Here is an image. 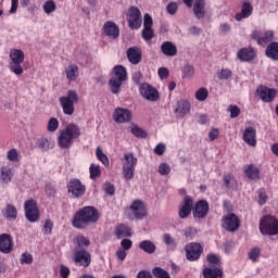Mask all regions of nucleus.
Here are the masks:
<instances>
[{
    "mask_svg": "<svg viewBox=\"0 0 278 278\" xmlns=\"http://www.w3.org/2000/svg\"><path fill=\"white\" fill-rule=\"evenodd\" d=\"M139 92L141 97L146 99V101L155 102L160 99V92L155 87L151 86L149 83H142L139 86Z\"/></svg>",
    "mask_w": 278,
    "mask_h": 278,
    "instance_id": "obj_10",
    "label": "nucleus"
},
{
    "mask_svg": "<svg viewBox=\"0 0 278 278\" xmlns=\"http://www.w3.org/2000/svg\"><path fill=\"white\" fill-rule=\"evenodd\" d=\"M159 173L162 176L170 175V165H168L167 163H161L159 165Z\"/></svg>",
    "mask_w": 278,
    "mask_h": 278,
    "instance_id": "obj_57",
    "label": "nucleus"
},
{
    "mask_svg": "<svg viewBox=\"0 0 278 278\" xmlns=\"http://www.w3.org/2000/svg\"><path fill=\"white\" fill-rule=\"evenodd\" d=\"M228 112L230 113V118H238L240 116V108L236 104H230Z\"/></svg>",
    "mask_w": 278,
    "mask_h": 278,
    "instance_id": "obj_56",
    "label": "nucleus"
},
{
    "mask_svg": "<svg viewBox=\"0 0 278 278\" xmlns=\"http://www.w3.org/2000/svg\"><path fill=\"white\" fill-rule=\"evenodd\" d=\"M115 236L118 240L123 238H131V228L127 225H119L115 229Z\"/></svg>",
    "mask_w": 278,
    "mask_h": 278,
    "instance_id": "obj_34",
    "label": "nucleus"
},
{
    "mask_svg": "<svg viewBox=\"0 0 278 278\" xmlns=\"http://www.w3.org/2000/svg\"><path fill=\"white\" fill-rule=\"evenodd\" d=\"M131 134L136 137V138H147V131H144V129L138 127V126H134L131 128Z\"/></svg>",
    "mask_w": 278,
    "mask_h": 278,
    "instance_id": "obj_54",
    "label": "nucleus"
},
{
    "mask_svg": "<svg viewBox=\"0 0 278 278\" xmlns=\"http://www.w3.org/2000/svg\"><path fill=\"white\" fill-rule=\"evenodd\" d=\"M25 216L29 223H37L40 218V211L38 210V203L35 200H27L24 204Z\"/></svg>",
    "mask_w": 278,
    "mask_h": 278,
    "instance_id": "obj_8",
    "label": "nucleus"
},
{
    "mask_svg": "<svg viewBox=\"0 0 278 278\" xmlns=\"http://www.w3.org/2000/svg\"><path fill=\"white\" fill-rule=\"evenodd\" d=\"M43 12L46 14H53L56 10L55 1L53 0H48L43 3L42 5Z\"/></svg>",
    "mask_w": 278,
    "mask_h": 278,
    "instance_id": "obj_42",
    "label": "nucleus"
},
{
    "mask_svg": "<svg viewBox=\"0 0 278 278\" xmlns=\"http://www.w3.org/2000/svg\"><path fill=\"white\" fill-rule=\"evenodd\" d=\"M256 93L263 103H273L275 101V97H277V90L270 89L266 86L258 87Z\"/></svg>",
    "mask_w": 278,
    "mask_h": 278,
    "instance_id": "obj_16",
    "label": "nucleus"
},
{
    "mask_svg": "<svg viewBox=\"0 0 278 278\" xmlns=\"http://www.w3.org/2000/svg\"><path fill=\"white\" fill-rule=\"evenodd\" d=\"M81 136V128L75 123L67 124L65 128L60 130L58 136V144L60 149H71L73 142Z\"/></svg>",
    "mask_w": 278,
    "mask_h": 278,
    "instance_id": "obj_2",
    "label": "nucleus"
},
{
    "mask_svg": "<svg viewBox=\"0 0 278 278\" xmlns=\"http://www.w3.org/2000/svg\"><path fill=\"white\" fill-rule=\"evenodd\" d=\"M265 55L274 62H278V42L273 41L270 42L265 50Z\"/></svg>",
    "mask_w": 278,
    "mask_h": 278,
    "instance_id": "obj_31",
    "label": "nucleus"
},
{
    "mask_svg": "<svg viewBox=\"0 0 278 278\" xmlns=\"http://www.w3.org/2000/svg\"><path fill=\"white\" fill-rule=\"evenodd\" d=\"M128 26L130 29H140L142 27V13L138 7H131L128 10Z\"/></svg>",
    "mask_w": 278,
    "mask_h": 278,
    "instance_id": "obj_12",
    "label": "nucleus"
},
{
    "mask_svg": "<svg viewBox=\"0 0 278 278\" xmlns=\"http://www.w3.org/2000/svg\"><path fill=\"white\" fill-rule=\"evenodd\" d=\"M130 211L132 212L135 218L142 220L147 216V206L141 200H135L130 205Z\"/></svg>",
    "mask_w": 278,
    "mask_h": 278,
    "instance_id": "obj_18",
    "label": "nucleus"
},
{
    "mask_svg": "<svg viewBox=\"0 0 278 278\" xmlns=\"http://www.w3.org/2000/svg\"><path fill=\"white\" fill-rule=\"evenodd\" d=\"M152 275L155 278H170V274H168V271L162 267H154L152 269Z\"/></svg>",
    "mask_w": 278,
    "mask_h": 278,
    "instance_id": "obj_40",
    "label": "nucleus"
},
{
    "mask_svg": "<svg viewBox=\"0 0 278 278\" xmlns=\"http://www.w3.org/2000/svg\"><path fill=\"white\" fill-rule=\"evenodd\" d=\"M90 179H97V177H101V166L97 164H91L89 167Z\"/></svg>",
    "mask_w": 278,
    "mask_h": 278,
    "instance_id": "obj_47",
    "label": "nucleus"
},
{
    "mask_svg": "<svg viewBox=\"0 0 278 278\" xmlns=\"http://www.w3.org/2000/svg\"><path fill=\"white\" fill-rule=\"evenodd\" d=\"M141 36H142L143 40L149 42V40H153L155 33L153 31V28H143Z\"/></svg>",
    "mask_w": 278,
    "mask_h": 278,
    "instance_id": "obj_50",
    "label": "nucleus"
},
{
    "mask_svg": "<svg viewBox=\"0 0 278 278\" xmlns=\"http://www.w3.org/2000/svg\"><path fill=\"white\" fill-rule=\"evenodd\" d=\"M204 278H223V270L219 268L206 267L203 269Z\"/></svg>",
    "mask_w": 278,
    "mask_h": 278,
    "instance_id": "obj_35",
    "label": "nucleus"
},
{
    "mask_svg": "<svg viewBox=\"0 0 278 278\" xmlns=\"http://www.w3.org/2000/svg\"><path fill=\"white\" fill-rule=\"evenodd\" d=\"M163 242L166 244V247H170V249H176L177 248V241L170 233H165L163 235Z\"/></svg>",
    "mask_w": 278,
    "mask_h": 278,
    "instance_id": "obj_45",
    "label": "nucleus"
},
{
    "mask_svg": "<svg viewBox=\"0 0 278 278\" xmlns=\"http://www.w3.org/2000/svg\"><path fill=\"white\" fill-rule=\"evenodd\" d=\"M59 128H60V121H58V118L55 117H51L48 121L47 131H49L50 134H55V131H58Z\"/></svg>",
    "mask_w": 278,
    "mask_h": 278,
    "instance_id": "obj_38",
    "label": "nucleus"
},
{
    "mask_svg": "<svg viewBox=\"0 0 278 278\" xmlns=\"http://www.w3.org/2000/svg\"><path fill=\"white\" fill-rule=\"evenodd\" d=\"M99 220V212L94 206H85L79 210L73 217L72 225L76 229H86L90 223Z\"/></svg>",
    "mask_w": 278,
    "mask_h": 278,
    "instance_id": "obj_1",
    "label": "nucleus"
},
{
    "mask_svg": "<svg viewBox=\"0 0 278 278\" xmlns=\"http://www.w3.org/2000/svg\"><path fill=\"white\" fill-rule=\"evenodd\" d=\"M186 258L188 262H197L201 258L203 253V245L200 243L191 242L185 247Z\"/></svg>",
    "mask_w": 278,
    "mask_h": 278,
    "instance_id": "obj_11",
    "label": "nucleus"
},
{
    "mask_svg": "<svg viewBox=\"0 0 278 278\" xmlns=\"http://www.w3.org/2000/svg\"><path fill=\"white\" fill-rule=\"evenodd\" d=\"M139 249L143 251V253H148V255H153L155 253L157 247L151 240H143L139 243Z\"/></svg>",
    "mask_w": 278,
    "mask_h": 278,
    "instance_id": "obj_32",
    "label": "nucleus"
},
{
    "mask_svg": "<svg viewBox=\"0 0 278 278\" xmlns=\"http://www.w3.org/2000/svg\"><path fill=\"white\" fill-rule=\"evenodd\" d=\"M14 177V169L10 165H3L0 168V181L1 184H12Z\"/></svg>",
    "mask_w": 278,
    "mask_h": 278,
    "instance_id": "obj_24",
    "label": "nucleus"
},
{
    "mask_svg": "<svg viewBox=\"0 0 278 278\" xmlns=\"http://www.w3.org/2000/svg\"><path fill=\"white\" fill-rule=\"evenodd\" d=\"M67 192L72 194L73 199H81L86 194V185L77 178L71 179L67 184Z\"/></svg>",
    "mask_w": 278,
    "mask_h": 278,
    "instance_id": "obj_7",
    "label": "nucleus"
},
{
    "mask_svg": "<svg viewBox=\"0 0 278 278\" xmlns=\"http://www.w3.org/2000/svg\"><path fill=\"white\" fill-rule=\"evenodd\" d=\"M193 13L195 18H205V0H194Z\"/></svg>",
    "mask_w": 278,
    "mask_h": 278,
    "instance_id": "obj_29",
    "label": "nucleus"
},
{
    "mask_svg": "<svg viewBox=\"0 0 278 278\" xmlns=\"http://www.w3.org/2000/svg\"><path fill=\"white\" fill-rule=\"evenodd\" d=\"M7 160H9V162H21V154H18V150H9L7 153Z\"/></svg>",
    "mask_w": 278,
    "mask_h": 278,
    "instance_id": "obj_44",
    "label": "nucleus"
},
{
    "mask_svg": "<svg viewBox=\"0 0 278 278\" xmlns=\"http://www.w3.org/2000/svg\"><path fill=\"white\" fill-rule=\"evenodd\" d=\"M42 232L45 236H51L53 232V222L51 219H46L43 227H42Z\"/></svg>",
    "mask_w": 278,
    "mask_h": 278,
    "instance_id": "obj_51",
    "label": "nucleus"
},
{
    "mask_svg": "<svg viewBox=\"0 0 278 278\" xmlns=\"http://www.w3.org/2000/svg\"><path fill=\"white\" fill-rule=\"evenodd\" d=\"M79 96L75 90H68L66 96L60 97L59 102L65 116L75 114V103H78Z\"/></svg>",
    "mask_w": 278,
    "mask_h": 278,
    "instance_id": "obj_5",
    "label": "nucleus"
},
{
    "mask_svg": "<svg viewBox=\"0 0 278 278\" xmlns=\"http://www.w3.org/2000/svg\"><path fill=\"white\" fill-rule=\"evenodd\" d=\"M161 52L166 58H175V55H177V46L172 41H164L161 45Z\"/></svg>",
    "mask_w": 278,
    "mask_h": 278,
    "instance_id": "obj_26",
    "label": "nucleus"
},
{
    "mask_svg": "<svg viewBox=\"0 0 278 278\" xmlns=\"http://www.w3.org/2000/svg\"><path fill=\"white\" fill-rule=\"evenodd\" d=\"M251 39L256 40L257 45L261 47H266L268 42H273L275 40V31L274 30H265L264 33L260 30H253L251 34Z\"/></svg>",
    "mask_w": 278,
    "mask_h": 278,
    "instance_id": "obj_9",
    "label": "nucleus"
},
{
    "mask_svg": "<svg viewBox=\"0 0 278 278\" xmlns=\"http://www.w3.org/2000/svg\"><path fill=\"white\" fill-rule=\"evenodd\" d=\"M231 75H233V73L231 72V70L229 68H223L219 71V73L217 74L218 79L222 80H226L229 79L231 77Z\"/></svg>",
    "mask_w": 278,
    "mask_h": 278,
    "instance_id": "obj_55",
    "label": "nucleus"
},
{
    "mask_svg": "<svg viewBox=\"0 0 278 278\" xmlns=\"http://www.w3.org/2000/svg\"><path fill=\"white\" fill-rule=\"evenodd\" d=\"M125 162L123 163V166L134 167L136 168L138 164V159L134 156V153H126L124 154Z\"/></svg>",
    "mask_w": 278,
    "mask_h": 278,
    "instance_id": "obj_37",
    "label": "nucleus"
},
{
    "mask_svg": "<svg viewBox=\"0 0 278 278\" xmlns=\"http://www.w3.org/2000/svg\"><path fill=\"white\" fill-rule=\"evenodd\" d=\"M268 201V195L266 194V191H264L263 189H261L258 191V203L261 205H266V202Z\"/></svg>",
    "mask_w": 278,
    "mask_h": 278,
    "instance_id": "obj_63",
    "label": "nucleus"
},
{
    "mask_svg": "<svg viewBox=\"0 0 278 278\" xmlns=\"http://www.w3.org/2000/svg\"><path fill=\"white\" fill-rule=\"evenodd\" d=\"M134 118V113L129 109L116 108L113 113V121L115 123L125 124L131 123Z\"/></svg>",
    "mask_w": 278,
    "mask_h": 278,
    "instance_id": "obj_14",
    "label": "nucleus"
},
{
    "mask_svg": "<svg viewBox=\"0 0 278 278\" xmlns=\"http://www.w3.org/2000/svg\"><path fill=\"white\" fill-rule=\"evenodd\" d=\"M96 155L98 157V160H100L104 166H110V159H108V155H105V153H103V150H101V148H97L96 149Z\"/></svg>",
    "mask_w": 278,
    "mask_h": 278,
    "instance_id": "obj_46",
    "label": "nucleus"
},
{
    "mask_svg": "<svg viewBox=\"0 0 278 278\" xmlns=\"http://www.w3.org/2000/svg\"><path fill=\"white\" fill-rule=\"evenodd\" d=\"M73 260L76 266H84V268H88V265L91 262L90 253L79 248H75Z\"/></svg>",
    "mask_w": 278,
    "mask_h": 278,
    "instance_id": "obj_13",
    "label": "nucleus"
},
{
    "mask_svg": "<svg viewBox=\"0 0 278 278\" xmlns=\"http://www.w3.org/2000/svg\"><path fill=\"white\" fill-rule=\"evenodd\" d=\"M102 34L112 40H116L121 34V29L116 25V23L109 21L104 23L102 27Z\"/></svg>",
    "mask_w": 278,
    "mask_h": 278,
    "instance_id": "obj_17",
    "label": "nucleus"
},
{
    "mask_svg": "<svg viewBox=\"0 0 278 278\" xmlns=\"http://www.w3.org/2000/svg\"><path fill=\"white\" fill-rule=\"evenodd\" d=\"M9 71L17 77L23 75V62H25V52L21 49H11L9 53Z\"/></svg>",
    "mask_w": 278,
    "mask_h": 278,
    "instance_id": "obj_4",
    "label": "nucleus"
},
{
    "mask_svg": "<svg viewBox=\"0 0 278 278\" xmlns=\"http://www.w3.org/2000/svg\"><path fill=\"white\" fill-rule=\"evenodd\" d=\"M179 9V5L177 2H169L166 7V11L174 16V14H177V10Z\"/></svg>",
    "mask_w": 278,
    "mask_h": 278,
    "instance_id": "obj_60",
    "label": "nucleus"
},
{
    "mask_svg": "<svg viewBox=\"0 0 278 278\" xmlns=\"http://www.w3.org/2000/svg\"><path fill=\"white\" fill-rule=\"evenodd\" d=\"M136 173V167H129L123 165V177L126 181H130V179H134V175Z\"/></svg>",
    "mask_w": 278,
    "mask_h": 278,
    "instance_id": "obj_39",
    "label": "nucleus"
},
{
    "mask_svg": "<svg viewBox=\"0 0 278 278\" xmlns=\"http://www.w3.org/2000/svg\"><path fill=\"white\" fill-rule=\"evenodd\" d=\"M237 56L241 62H251L255 59V50L253 48H242L238 51Z\"/></svg>",
    "mask_w": 278,
    "mask_h": 278,
    "instance_id": "obj_28",
    "label": "nucleus"
},
{
    "mask_svg": "<svg viewBox=\"0 0 278 278\" xmlns=\"http://www.w3.org/2000/svg\"><path fill=\"white\" fill-rule=\"evenodd\" d=\"M193 205H194V200H192V197L186 195L179 208V218H188L190 214H192Z\"/></svg>",
    "mask_w": 278,
    "mask_h": 278,
    "instance_id": "obj_20",
    "label": "nucleus"
},
{
    "mask_svg": "<svg viewBox=\"0 0 278 278\" xmlns=\"http://www.w3.org/2000/svg\"><path fill=\"white\" fill-rule=\"evenodd\" d=\"M244 173L248 179H260V169L253 165H249Z\"/></svg>",
    "mask_w": 278,
    "mask_h": 278,
    "instance_id": "obj_36",
    "label": "nucleus"
},
{
    "mask_svg": "<svg viewBox=\"0 0 278 278\" xmlns=\"http://www.w3.org/2000/svg\"><path fill=\"white\" fill-rule=\"evenodd\" d=\"M210 212V203L205 200H200L193 207V218H205Z\"/></svg>",
    "mask_w": 278,
    "mask_h": 278,
    "instance_id": "obj_19",
    "label": "nucleus"
},
{
    "mask_svg": "<svg viewBox=\"0 0 278 278\" xmlns=\"http://www.w3.org/2000/svg\"><path fill=\"white\" fill-rule=\"evenodd\" d=\"M258 229L262 236H277L278 220L273 216H265L261 219Z\"/></svg>",
    "mask_w": 278,
    "mask_h": 278,
    "instance_id": "obj_6",
    "label": "nucleus"
},
{
    "mask_svg": "<svg viewBox=\"0 0 278 278\" xmlns=\"http://www.w3.org/2000/svg\"><path fill=\"white\" fill-rule=\"evenodd\" d=\"M182 77L185 79H192L194 77V66L187 64L182 68Z\"/></svg>",
    "mask_w": 278,
    "mask_h": 278,
    "instance_id": "obj_43",
    "label": "nucleus"
},
{
    "mask_svg": "<svg viewBox=\"0 0 278 278\" xmlns=\"http://www.w3.org/2000/svg\"><path fill=\"white\" fill-rule=\"evenodd\" d=\"M260 255H262V249L261 248H253L249 251L248 257L251 260V262H257L260 260Z\"/></svg>",
    "mask_w": 278,
    "mask_h": 278,
    "instance_id": "obj_41",
    "label": "nucleus"
},
{
    "mask_svg": "<svg viewBox=\"0 0 278 278\" xmlns=\"http://www.w3.org/2000/svg\"><path fill=\"white\" fill-rule=\"evenodd\" d=\"M65 75L67 81H77V78L79 77V67L75 64H70L65 68Z\"/></svg>",
    "mask_w": 278,
    "mask_h": 278,
    "instance_id": "obj_30",
    "label": "nucleus"
},
{
    "mask_svg": "<svg viewBox=\"0 0 278 278\" xmlns=\"http://www.w3.org/2000/svg\"><path fill=\"white\" fill-rule=\"evenodd\" d=\"M224 185L228 189L233 188V186H236V178H233V175H231V174L225 175L224 176Z\"/></svg>",
    "mask_w": 278,
    "mask_h": 278,
    "instance_id": "obj_53",
    "label": "nucleus"
},
{
    "mask_svg": "<svg viewBox=\"0 0 278 278\" xmlns=\"http://www.w3.org/2000/svg\"><path fill=\"white\" fill-rule=\"evenodd\" d=\"M128 62L130 64H140L142 62V51L138 47L129 48L126 52Z\"/></svg>",
    "mask_w": 278,
    "mask_h": 278,
    "instance_id": "obj_23",
    "label": "nucleus"
},
{
    "mask_svg": "<svg viewBox=\"0 0 278 278\" xmlns=\"http://www.w3.org/2000/svg\"><path fill=\"white\" fill-rule=\"evenodd\" d=\"M38 147L39 149H42V151H49V149H53V146H51V141L47 138H41L38 140Z\"/></svg>",
    "mask_w": 278,
    "mask_h": 278,
    "instance_id": "obj_49",
    "label": "nucleus"
},
{
    "mask_svg": "<svg viewBox=\"0 0 278 278\" xmlns=\"http://www.w3.org/2000/svg\"><path fill=\"white\" fill-rule=\"evenodd\" d=\"M157 75H159L160 79H168V75H169L168 68L160 67L157 70Z\"/></svg>",
    "mask_w": 278,
    "mask_h": 278,
    "instance_id": "obj_64",
    "label": "nucleus"
},
{
    "mask_svg": "<svg viewBox=\"0 0 278 278\" xmlns=\"http://www.w3.org/2000/svg\"><path fill=\"white\" fill-rule=\"evenodd\" d=\"M33 263H34V256L30 253L25 252L22 254L21 264H33Z\"/></svg>",
    "mask_w": 278,
    "mask_h": 278,
    "instance_id": "obj_59",
    "label": "nucleus"
},
{
    "mask_svg": "<svg viewBox=\"0 0 278 278\" xmlns=\"http://www.w3.org/2000/svg\"><path fill=\"white\" fill-rule=\"evenodd\" d=\"M76 242H77L76 249H81V247H90V240H88V238L81 235L76 237Z\"/></svg>",
    "mask_w": 278,
    "mask_h": 278,
    "instance_id": "obj_52",
    "label": "nucleus"
},
{
    "mask_svg": "<svg viewBox=\"0 0 278 278\" xmlns=\"http://www.w3.org/2000/svg\"><path fill=\"white\" fill-rule=\"evenodd\" d=\"M175 114L179 118H184V116H188V114H190V102H188L187 100L178 101L175 109Z\"/></svg>",
    "mask_w": 278,
    "mask_h": 278,
    "instance_id": "obj_25",
    "label": "nucleus"
},
{
    "mask_svg": "<svg viewBox=\"0 0 278 278\" xmlns=\"http://www.w3.org/2000/svg\"><path fill=\"white\" fill-rule=\"evenodd\" d=\"M206 262H208V264H214L215 266H218V264H220V257L216 254H208L206 256Z\"/></svg>",
    "mask_w": 278,
    "mask_h": 278,
    "instance_id": "obj_61",
    "label": "nucleus"
},
{
    "mask_svg": "<svg viewBox=\"0 0 278 278\" xmlns=\"http://www.w3.org/2000/svg\"><path fill=\"white\" fill-rule=\"evenodd\" d=\"M243 141L249 147H257V130L254 127L249 126L243 130L242 135Z\"/></svg>",
    "mask_w": 278,
    "mask_h": 278,
    "instance_id": "obj_21",
    "label": "nucleus"
},
{
    "mask_svg": "<svg viewBox=\"0 0 278 278\" xmlns=\"http://www.w3.org/2000/svg\"><path fill=\"white\" fill-rule=\"evenodd\" d=\"M253 14V5L249 2H243L241 7V12L235 15L236 21H244V18H249Z\"/></svg>",
    "mask_w": 278,
    "mask_h": 278,
    "instance_id": "obj_27",
    "label": "nucleus"
},
{
    "mask_svg": "<svg viewBox=\"0 0 278 278\" xmlns=\"http://www.w3.org/2000/svg\"><path fill=\"white\" fill-rule=\"evenodd\" d=\"M222 227L226 229V231H238V229H240V218H238L236 214L230 213L224 217Z\"/></svg>",
    "mask_w": 278,
    "mask_h": 278,
    "instance_id": "obj_15",
    "label": "nucleus"
},
{
    "mask_svg": "<svg viewBox=\"0 0 278 278\" xmlns=\"http://www.w3.org/2000/svg\"><path fill=\"white\" fill-rule=\"evenodd\" d=\"M127 81V68L123 65H116L113 68V75L109 80V88L112 94H119L123 83Z\"/></svg>",
    "mask_w": 278,
    "mask_h": 278,
    "instance_id": "obj_3",
    "label": "nucleus"
},
{
    "mask_svg": "<svg viewBox=\"0 0 278 278\" xmlns=\"http://www.w3.org/2000/svg\"><path fill=\"white\" fill-rule=\"evenodd\" d=\"M3 216L4 218H7V220H16L18 216V210H16V206H14L13 204H7Z\"/></svg>",
    "mask_w": 278,
    "mask_h": 278,
    "instance_id": "obj_33",
    "label": "nucleus"
},
{
    "mask_svg": "<svg viewBox=\"0 0 278 278\" xmlns=\"http://www.w3.org/2000/svg\"><path fill=\"white\" fill-rule=\"evenodd\" d=\"M207 97H210V92L203 87L195 91L197 101H206Z\"/></svg>",
    "mask_w": 278,
    "mask_h": 278,
    "instance_id": "obj_48",
    "label": "nucleus"
},
{
    "mask_svg": "<svg viewBox=\"0 0 278 278\" xmlns=\"http://www.w3.org/2000/svg\"><path fill=\"white\" fill-rule=\"evenodd\" d=\"M14 251V243L12 242V236L8 233L0 235V252L8 254Z\"/></svg>",
    "mask_w": 278,
    "mask_h": 278,
    "instance_id": "obj_22",
    "label": "nucleus"
},
{
    "mask_svg": "<svg viewBox=\"0 0 278 278\" xmlns=\"http://www.w3.org/2000/svg\"><path fill=\"white\" fill-rule=\"evenodd\" d=\"M143 28H153V17L149 13L143 15Z\"/></svg>",
    "mask_w": 278,
    "mask_h": 278,
    "instance_id": "obj_58",
    "label": "nucleus"
},
{
    "mask_svg": "<svg viewBox=\"0 0 278 278\" xmlns=\"http://www.w3.org/2000/svg\"><path fill=\"white\" fill-rule=\"evenodd\" d=\"M155 155H164L166 153V144L157 143L154 148Z\"/></svg>",
    "mask_w": 278,
    "mask_h": 278,
    "instance_id": "obj_62",
    "label": "nucleus"
}]
</instances>
